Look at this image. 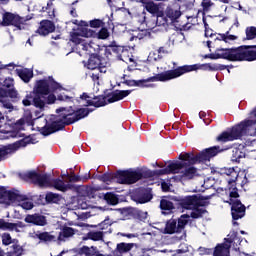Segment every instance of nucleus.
<instances>
[{"instance_id":"obj_1","label":"nucleus","mask_w":256,"mask_h":256,"mask_svg":"<svg viewBox=\"0 0 256 256\" xmlns=\"http://www.w3.org/2000/svg\"><path fill=\"white\" fill-rule=\"evenodd\" d=\"M219 153V147L214 146L202 151L196 155L191 153H185L179 155L181 162H175L169 164L164 169L156 171V175H169V173L176 174L182 181L187 179H193L197 175V169L193 167L195 163H207L211 161L212 157H215Z\"/></svg>"},{"instance_id":"obj_2","label":"nucleus","mask_w":256,"mask_h":256,"mask_svg":"<svg viewBox=\"0 0 256 256\" xmlns=\"http://www.w3.org/2000/svg\"><path fill=\"white\" fill-rule=\"evenodd\" d=\"M61 91H64V89L53 78L49 77L48 79L39 80L36 82L33 91L26 95L22 103L25 107H29L33 103L38 109H43L45 107V101L48 105L55 103L57 97L53 93H61Z\"/></svg>"},{"instance_id":"obj_3","label":"nucleus","mask_w":256,"mask_h":256,"mask_svg":"<svg viewBox=\"0 0 256 256\" xmlns=\"http://www.w3.org/2000/svg\"><path fill=\"white\" fill-rule=\"evenodd\" d=\"M56 113L59 114V118L52 123L51 127H49L47 120H45L46 125L41 128L42 135H51V133L63 129L65 125H71L72 123H76V121L85 119L89 115V109L80 108L75 110L72 106L69 108L61 107L56 110Z\"/></svg>"},{"instance_id":"obj_4","label":"nucleus","mask_w":256,"mask_h":256,"mask_svg":"<svg viewBox=\"0 0 256 256\" xmlns=\"http://www.w3.org/2000/svg\"><path fill=\"white\" fill-rule=\"evenodd\" d=\"M95 35H97L98 39H107V37H109V31L106 28H102L98 33H95V31L90 28H79L76 32L72 33L70 41L75 43L78 49L85 51L87 55H93L99 46L85 39L95 37Z\"/></svg>"},{"instance_id":"obj_5","label":"nucleus","mask_w":256,"mask_h":256,"mask_svg":"<svg viewBox=\"0 0 256 256\" xmlns=\"http://www.w3.org/2000/svg\"><path fill=\"white\" fill-rule=\"evenodd\" d=\"M256 46L238 47L231 49H217L215 53L208 54L205 59H227L228 61H256Z\"/></svg>"},{"instance_id":"obj_6","label":"nucleus","mask_w":256,"mask_h":256,"mask_svg":"<svg viewBox=\"0 0 256 256\" xmlns=\"http://www.w3.org/2000/svg\"><path fill=\"white\" fill-rule=\"evenodd\" d=\"M254 119L246 120L239 125L233 127L231 130L223 132L217 137V141L220 143H227V141H235V139H241L243 135H256V108L252 112Z\"/></svg>"},{"instance_id":"obj_7","label":"nucleus","mask_w":256,"mask_h":256,"mask_svg":"<svg viewBox=\"0 0 256 256\" xmlns=\"http://www.w3.org/2000/svg\"><path fill=\"white\" fill-rule=\"evenodd\" d=\"M28 179H31L33 183H35L38 187L43 188H50L56 189V191H69L71 189V184L69 182H65L61 179H53L50 175L47 174H39L37 172H28L27 174Z\"/></svg>"},{"instance_id":"obj_8","label":"nucleus","mask_w":256,"mask_h":256,"mask_svg":"<svg viewBox=\"0 0 256 256\" xmlns=\"http://www.w3.org/2000/svg\"><path fill=\"white\" fill-rule=\"evenodd\" d=\"M213 66L211 64H194V65H185L176 68L175 70H168L157 74L155 77L149 79V81H171V79H177L185 73H191V71H213Z\"/></svg>"},{"instance_id":"obj_9","label":"nucleus","mask_w":256,"mask_h":256,"mask_svg":"<svg viewBox=\"0 0 256 256\" xmlns=\"http://www.w3.org/2000/svg\"><path fill=\"white\" fill-rule=\"evenodd\" d=\"M0 203L9 207H21L25 211H31L34 204L33 201L27 198L25 195L19 194V192H13L7 190L5 187H0Z\"/></svg>"},{"instance_id":"obj_10","label":"nucleus","mask_w":256,"mask_h":256,"mask_svg":"<svg viewBox=\"0 0 256 256\" xmlns=\"http://www.w3.org/2000/svg\"><path fill=\"white\" fill-rule=\"evenodd\" d=\"M128 95H131V90H116L108 97L99 96L98 98H95L94 101H91L87 100L89 99L87 94H83L80 96V101H87V105H94V107H105V105H108V103L121 101V99H125V97H128Z\"/></svg>"},{"instance_id":"obj_11","label":"nucleus","mask_w":256,"mask_h":256,"mask_svg":"<svg viewBox=\"0 0 256 256\" xmlns=\"http://www.w3.org/2000/svg\"><path fill=\"white\" fill-rule=\"evenodd\" d=\"M180 207L190 210V214L186 215H189V218L192 217V219H199L205 213V209L201 207V200L196 195L186 196L180 199Z\"/></svg>"},{"instance_id":"obj_12","label":"nucleus","mask_w":256,"mask_h":256,"mask_svg":"<svg viewBox=\"0 0 256 256\" xmlns=\"http://www.w3.org/2000/svg\"><path fill=\"white\" fill-rule=\"evenodd\" d=\"M229 201H226V203H229L231 205V214L234 221H237L238 219H243L245 217V205L237 199L239 197V192L237 190V187L231 186L229 188Z\"/></svg>"},{"instance_id":"obj_13","label":"nucleus","mask_w":256,"mask_h":256,"mask_svg":"<svg viewBox=\"0 0 256 256\" xmlns=\"http://www.w3.org/2000/svg\"><path fill=\"white\" fill-rule=\"evenodd\" d=\"M75 235V229L71 227H64L60 230L59 235H55L53 232H36L34 237L39 239L40 241H44V243H51L53 241H66L69 238Z\"/></svg>"},{"instance_id":"obj_14","label":"nucleus","mask_w":256,"mask_h":256,"mask_svg":"<svg viewBox=\"0 0 256 256\" xmlns=\"http://www.w3.org/2000/svg\"><path fill=\"white\" fill-rule=\"evenodd\" d=\"M27 21H31L30 16L21 17L15 13L4 12L2 14L1 25L3 27H9V25H13L19 31H23V29H27Z\"/></svg>"},{"instance_id":"obj_15","label":"nucleus","mask_w":256,"mask_h":256,"mask_svg":"<svg viewBox=\"0 0 256 256\" xmlns=\"http://www.w3.org/2000/svg\"><path fill=\"white\" fill-rule=\"evenodd\" d=\"M189 223V215H182L178 221L175 219H170L165 226L164 233L173 235V233H181L185 229V225Z\"/></svg>"},{"instance_id":"obj_16","label":"nucleus","mask_w":256,"mask_h":256,"mask_svg":"<svg viewBox=\"0 0 256 256\" xmlns=\"http://www.w3.org/2000/svg\"><path fill=\"white\" fill-rule=\"evenodd\" d=\"M23 147H27V142L25 140H20L6 146H0V161L9 159L11 155H15V153H17L19 149H23Z\"/></svg>"},{"instance_id":"obj_17","label":"nucleus","mask_w":256,"mask_h":256,"mask_svg":"<svg viewBox=\"0 0 256 256\" xmlns=\"http://www.w3.org/2000/svg\"><path fill=\"white\" fill-rule=\"evenodd\" d=\"M143 179V173L137 170H128L118 173V183L123 185H133Z\"/></svg>"},{"instance_id":"obj_18","label":"nucleus","mask_w":256,"mask_h":256,"mask_svg":"<svg viewBox=\"0 0 256 256\" xmlns=\"http://www.w3.org/2000/svg\"><path fill=\"white\" fill-rule=\"evenodd\" d=\"M112 52L118 57L120 61L124 63H133V58L129 57V50L123 46H113Z\"/></svg>"},{"instance_id":"obj_19","label":"nucleus","mask_w":256,"mask_h":256,"mask_svg":"<svg viewBox=\"0 0 256 256\" xmlns=\"http://www.w3.org/2000/svg\"><path fill=\"white\" fill-rule=\"evenodd\" d=\"M53 31H55V24L50 20H42L37 29L38 35H42L43 37L49 35V33H53Z\"/></svg>"},{"instance_id":"obj_20","label":"nucleus","mask_w":256,"mask_h":256,"mask_svg":"<svg viewBox=\"0 0 256 256\" xmlns=\"http://www.w3.org/2000/svg\"><path fill=\"white\" fill-rule=\"evenodd\" d=\"M220 175H225L227 177L228 184L231 185L239 178V171L237 168H221Z\"/></svg>"},{"instance_id":"obj_21","label":"nucleus","mask_w":256,"mask_h":256,"mask_svg":"<svg viewBox=\"0 0 256 256\" xmlns=\"http://www.w3.org/2000/svg\"><path fill=\"white\" fill-rule=\"evenodd\" d=\"M228 242L216 246L214 250V256H229V249H231V243L233 240L231 238L227 239Z\"/></svg>"},{"instance_id":"obj_22","label":"nucleus","mask_w":256,"mask_h":256,"mask_svg":"<svg viewBox=\"0 0 256 256\" xmlns=\"http://www.w3.org/2000/svg\"><path fill=\"white\" fill-rule=\"evenodd\" d=\"M26 223H33L34 225L44 226L47 225V219L45 216L34 214V215H27L25 218Z\"/></svg>"},{"instance_id":"obj_23","label":"nucleus","mask_w":256,"mask_h":256,"mask_svg":"<svg viewBox=\"0 0 256 256\" xmlns=\"http://www.w3.org/2000/svg\"><path fill=\"white\" fill-rule=\"evenodd\" d=\"M16 75H18L24 83H29L33 78V71L27 68L16 69Z\"/></svg>"},{"instance_id":"obj_24","label":"nucleus","mask_w":256,"mask_h":256,"mask_svg":"<svg viewBox=\"0 0 256 256\" xmlns=\"http://www.w3.org/2000/svg\"><path fill=\"white\" fill-rule=\"evenodd\" d=\"M92 55L87 63V69H91L92 71L95 69H100L101 66V59H99V57L95 56V53L90 54Z\"/></svg>"},{"instance_id":"obj_25","label":"nucleus","mask_w":256,"mask_h":256,"mask_svg":"<svg viewBox=\"0 0 256 256\" xmlns=\"http://www.w3.org/2000/svg\"><path fill=\"white\" fill-rule=\"evenodd\" d=\"M100 199L106 200L108 205H117L119 203V198L114 193L108 192L106 194H100Z\"/></svg>"},{"instance_id":"obj_26","label":"nucleus","mask_w":256,"mask_h":256,"mask_svg":"<svg viewBox=\"0 0 256 256\" xmlns=\"http://www.w3.org/2000/svg\"><path fill=\"white\" fill-rule=\"evenodd\" d=\"M160 209H162V213L164 215H169V213H171L175 207L173 206V202L163 199L160 202Z\"/></svg>"},{"instance_id":"obj_27","label":"nucleus","mask_w":256,"mask_h":256,"mask_svg":"<svg viewBox=\"0 0 256 256\" xmlns=\"http://www.w3.org/2000/svg\"><path fill=\"white\" fill-rule=\"evenodd\" d=\"M165 13H166V16L172 21H177V19L181 17V10L179 8L175 9V8L168 7Z\"/></svg>"},{"instance_id":"obj_28","label":"nucleus","mask_w":256,"mask_h":256,"mask_svg":"<svg viewBox=\"0 0 256 256\" xmlns=\"http://www.w3.org/2000/svg\"><path fill=\"white\" fill-rule=\"evenodd\" d=\"M241 149H243V146H239V148H233L232 150V161L235 163H239L240 159L245 157V152L241 151Z\"/></svg>"},{"instance_id":"obj_29","label":"nucleus","mask_w":256,"mask_h":256,"mask_svg":"<svg viewBox=\"0 0 256 256\" xmlns=\"http://www.w3.org/2000/svg\"><path fill=\"white\" fill-rule=\"evenodd\" d=\"M216 39L218 41H224V43H231V41H236L237 36L229 33V31H227L224 34H219Z\"/></svg>"},{"instance_id":"obj_30","label":"nucleus","mask_w":256,"mask_h":256,"mask_svg":"<svg viewBox=\"0 0 256 256\" xmlns=\"http://www.w3.org/2000/svg\"><path fill=\"white\" fill-rule=\"evenodd\" d=\"M123 213H128V215L136 213L138 215L139 219H141V221H143L144 219L147 218V212H143V211L137 210L135 208H124Z\"/></svg>"},{"instance_id":"obj_31","label":"nucleus","mask_w":256,"mask_h":256,"mask_svg":"<svg viewBox=\"0 0 256 256\" xmlns=\"http://www.w3.org/2000/svg\"><path fill=\"white\" fill-rule=\"evenodd\" d=\"M83 239L84 241H86L87 239H91L92 241H101L103 239V232L91 231Z\"/></svg>"},{"instance_id":"obj_32","label":"nucleus","mask_w":256,"mask_h":256,"mask_svg":"<svg viewBox=\"0 0 256 256\" xmlns=\"http://www.w3.org/2000/svg\"><path fill=\"white\" fill-rule=\"evenodd\" d=\"M45 199L47 203H59L61 201V196L59 194L49 192L46 194Z\"/></svg>"},{"instance_id":"obj_33","label":"nucleus","mask_w":256,"mask_h":256,"mask_svg":"<svg viewBox=\"0 0 256 256\" xmlns=\"http://www.w3.org/2000/svg\"><path fill=\"white\" fill-rule=\"evenodd\" d=\"M42 11L48 13V15L53 18L55 17V8L53 7V1H48L46 7H42Z\"/></svg>"},{"instance_id":"obj_34","label":"nucleus","mask_w":256,"mask_h":256,"mask_svg":"<svg viewBox=\"0 0 256 256\" xmlns=\"http://www.w3.org/2000/svg\"><path fill=\"white\" fill-rule=\"evenodd\" d=\"M145 9L148 13L155 15V13H159V6L153 2H149L145 4Z\"/></svg>"},{"instance_id":"obj_35","label":"nucleus","mask_w":256,"mask_h":256,"mask_svg":"<svg viewBox=\"0 0 256 256\" xmlns=\"http://www.w3.org/2000/svg\"><path fill=\"white\" fill-rule=\"evenodd\" d=\"M80 256H94L95 255V250L93 248H89L87 246H84L79 249L78 251Z\"/></svg>"},{"instance_id":"obj_36","label":"nucleus","mask_w":256,"mask_h":256,"mask_svg":"<svg viewBox=\"0 0 256 256\" xmlns=\"http://www.w3.org/2000/svg\"><path fill=\"white\" fill-rule=\"evenodd\" d=\"M11 137H17V132L11 130L0 131V139H11Z\"/></svg>"},{"instance_id":"obj_37","label":"nucleus","mask_w":256,"mask_h":256,"mask_svg":"<svg viewBox=\"0 0 256 256\" xmlns=\"http://www.w3.org/2000/svg\"><path fill=\"white\" fill-rule=\"evenodd\" d=\"M256 37V27L250 26L246 28V39L251 40Z\"/></svg>"},{"instance_id":"obj_38","label":"nucleus","mask_w":256,"mask_h":256,"mask_svg":"<svg viewBox=\"0 0 256 256\" xmlns=\"http://www.w3.org/2000/svg\"><path fill=\"white\" fill-rule=\"evenodd\" d=\"M160 59H163V55H161L157 50L154 52H150L148 55L149 61H160Z\"/></svg>"},{"instance_id":"obj_39","label":"nucleus","mask_w":256,"mask_h":256,"mask_svg":"<svg viewBox=\"0 0 256 256\" xmlns=\"http://www.w3.org/2000/svg\"><path fill=\"white\" fill-rule=\"evenodd\" d=\"M1 103H2V107L8 110V113H11V111H14L15 106H13V104L10 101L1 100Z\"/></svg>"},{"instance_id":"obj_40","label":"nucleus","mask_w":256,"mask_h":256,"mask_svg":"<svg viewBox=\"0 0 256 256\" xmlns=\"http://www.w3.org/2000/svg\"><path fill=\"white\" fill-rule=\"evenodd\" d=\"M13 85H15V81L13 80V78L8 77L4 80V87H6L7 89H11Z\"/></svg>"},{"instance_id":"obj_41","label":"nucleus","mask_w":256,"mask_h":256,"mask_svg":"<svg viewBox=\"0 0 256 256\" xmlns=\"http://www.w3.org/2000/svg\"><path fill=\"white\" fill-rule=\"evenodd\" d=\"M101 25H103V21L99 19L90 21V27H93L94 29H98L99 27H101Z\"/></svg>"},{"instance_id":"obj_42","label":"nucleus","mask_w":256,"mask_h":256,"mask_svg":"<svg viewBox=\"0 0 256 256\" xmlns=\"http://www.w3.org/2000/svg\"><path fill=\"white\" fill-rule=\"evenodd\" d=\"M2 243L3 245H11V235L5 233L2 235Z\"/></svg>"},{"instance_id":"obj_43","label":"nucleus","mask_w":256,"mask_h":256,"mask_svg":"<svg viewBox=\"0 0 256 256\" xmlns=\"http://www.w3.org/2000/svg\"><path fill=\"white\" fill-rule=\"evenodd\" d=\"M148 29H155L156 25H157V19L155 17H153L151 19V21L146 23Z\"/></svg>"},{"instance_id":"obj_44","label":"nucleus","mask_w":256,"mask_h":256,"mask_svg":"<svg viewBox=\"0 0 256 256\" xmlns=\"http://www.w3.org/2000/svg\"><path fill=\"white\" fill-rule=\"evenodd\" d=\"M58 100L59 101H74L73 98L68 97L67 94L65 93H61L60 95H58Z\"/></svg>"},{"instance_id":"obj_45","label":"nucleus","mask_w":256,"mask_h":256,"mask_svg":"<svg viewBox=\"0 0 256 256\" xmlns=\"http://www.w3.org/2000/svg\"><path fill=\"white\" fill-rule=\"evenodd\" d=\"M121 237H127V239H135L139 237V234H133V233H119Z\"/></svg>"},{"instance_id":"obj_46","label":"nucleus","mask_w":256,"mask_h":256,"mask_svg":"<svg viewBox=\"0 0 256 256\" xmlns=\"http://www.w3.org/2000/svg\"><path fill=\"white\" fill-rule=\"evenodd\" d=\"M23 125H25V121L24 120H18L15 124H14V128L18 129V131H21V129H23Z\"/></svg>"},{"instance_id":"obj_47","label":"nucleus","mask_w":256,"mask_h":256,"mask_svg":"<svg viewBox=\"0 0 256 256\" xmlns=\"http://www.w3.org/2000/svg\"><path fill=\"white\" fill-rule=\"evenodd\" d=\"M213 2L211 0H203L202 1V7L204 9H209L210 7H212Z\"/></svg>"},{"instance_id":"obj_48","label":"nucleus","mask_w":256,"mask_h":256,"mask_svg":"<svg viewBox=\"0 0 256 256\" xmlns=\"http://www.w3.org/2000/svg\"><path fill=\"white\" fill-rule=\"evenodd\" d=\"M78 209H89V204L87 202H83L82 200L78 201Z\"/></svg>"},{"instance_id":"obj_49","label":"nucleus","mask_w":256,"mask_h":256,"mask_svg":"<svg viewBox=\"0 0 256 256\" xmlns=\"http://www.w3.org/2000/svg\"><path fill=\"white\" fill-rule=\"evenodd\" d=\"M100 179L104 183H109V181H111L112 177H111V174H104V175L101 176Z\"/></svg>"},{"instance_id":"obj_50","label":"nucleus","mask_w":256,"mask_h":256,"mask_svg":"<svg viewBox=\"0 0 256 256\" xmlns=\"http://www.w3.org/2000/svg\"><path fill=\"white\" fill-rule=\"evenodd\" d=\"M151 199H152L151 194H147L144 198L139 199V203H149Z\"/></svg>"},{"instance_id":"obj_51","label":"nucleus","mask_w":256,"mask_h":256,"mask_svg":"<svg viewBox=\"0 0 256 256\" xmlns=\"http://www.w3.org/2000/svg\"><path fill=\"white\" fill-rule=\"evenodd\" d=\"M7 227H13V224L7 223L3 220L0 221V229H7Z\"/></svg>"},{"instance_id":"obj_52","label":"nucleus","mask_w":256,"mask_h":256,"mask_svg":"<svg viewBox=\"0 0 256 256\" xmlns=\"http://www.w3.org/2000/svg\"><path fill=\"white\" fill-rule=\"evenodd\" d=\"M0 69H8L9 71H13L15 69V64H8V65H0Z\"/></svg>"},{"instance_id":"obj_53","label":"nucleus","mask_w":256,"mask_h":256,"mask_svg":"<svg viewBox=\"0 0 256 256\" xmlns=\"http://www.w3.org/2000/svg\"><path fill=\"white\" fill-rule=\"evenodd\" d=\"M8 97H11V99H17V91L15 90L8 91Z\"/></svg>"},{"instance_id":"obj_54","label":"nucleus","mask_w":256,"mask_h":256,"mask_svg":"<svg viewBox=\"0 0 256 256\" xmlns=\"http://www.w3.org/2000/svg\"><path fill=\"white\" fill-rule=\"evenodd\" d=\"M163 57V55H167L169 53V50H167L165 47H160L159 50H157Z\"/></svg>"},{"instance_id":"obj_55","label":"nucleus","mask_w":256,"mask_h":256,"mask_svg":"<svg viewBox=\"0 0 256 256\" xmlns=\"http://www.w3.org/2000/svg\"><path fill=\"white\" fill-rule=\"evenodd\" d=\"M68 179H69L70 183H72V182L77 183V181H79V176L72 175V176H69Z\"/></svg>"},{"instance_id":"obj_56","label":"nucleus","mask_w":256,"mask_h":256,"mask_svg":"<svg viewBox=\"0 0 256 256\" xmlns=\"http://www.w3.org/2000/svg\"><path fill=\"white\" fill-rule=\"evenodd\" d=\"M162 253H165L164 256H174L176 255L175 251H172V250H162Z\"/></svg>"},{"instance_id":"obj_57","label":"nucleus","mask_w":256,"mask_h":256,"mask_svg":"<svg viewBox=\"0 0 256 256\" xmlns=\"http://www.w3.org/2000/svg\"><path fill=\"white\" fill-rule=\"evenodd\" d=\"M0 97H9V91L0 89Z\"/></svg>"},{"instance_id":"obj_58","label":"nucleus","mask_w":256,"mask_h":256,"mask_svg":"<svg viewBox=\"0 0 256 256\" xmlns=\"http://www.w3.org/2000/svg\"><path fill=\"white\" fill-rule=\"evenodd\" d=\"M70 15L73 17H77V10L73 6L70 7Z\"/></svg>"},{"instance_id":"obj_59","label":"nucleus","mask_w":256,"mask_h":256,"mask_svg":"<svg viewBox=\"0 0 256 256\" xmlns=\"http://www.w3.org/2000/svg\"><path fill=\"white\" fill-rule=\"evenodd\" d=\"M210 251L211 250L203 248V247L199 248V252L201 253V255H205V253L208 254V253H210Z\"/></svg>"},{"instance_id":"obj_60","label":"nucleus","mask_w":256,"mask_h":256,"mask_svg":"<svg viewBox=\"0 0 256 256\" xmlns=\"http://www.w3.org/2000/svg\"><path fill=\"white\" fill-rule=\"evenodd\" d=\"M161 188L163 191H169V184L163 182L161 185Z\"/></svg>"},{"instance_id":"obj_61","label":"nucleus","mask_w":256,"mask_h":256,"mask_svg":"<svg viewBox=\"0 0 256 256\" xmlns=\"http://www.w3.org/2000/svg\"><path fill=\"white\" fill-rule=\"evenodd\" d=\"M21 253H23V249H21V248H18L17 250L14 251V255H16V256H20Z\"/></svg>"},{"instance_id":"obj_62","label":"nucleus","mask_w":256,"mask_h":256,"mask_svg":"<svg viewBox=\"0 0 256 256\" xmlns=\"http://www.w3.org/2000/svg\"><path fill=\"white\" fill-rule=\"evenodd\" d=\"M35 117H36L37 119H40V117H43V114H41V111H36V112H35Z\"/></svg>"},{"instance_id":"obj_63","label":"nucleus","mask_w":256,"mask_h":256,"mask_svg":"<svg viewBox=\"0 0 256 256\" xmlns=\"http://www.w3.org/2000/svg\"><path fill=\"white\" fill-rule=\"evenodd\" d=\"M235 7H236V9H239V11H242V10H243V6H241L240 3H236V4H235Z\"/></svg>"},{"instance_id":"obj_64","label":"nucleus","mask_w":256,"mask_h":256,"mask_svg":"<svg viewBox=\"0 0 256 256\" xmlns=\"http://www.w3.org/2000/svg\"><path fill=\"white\" fill-rule=\"evenodd\" d=\"M10 0H0V5H8Z\"/></svg>"}]
</instances>
